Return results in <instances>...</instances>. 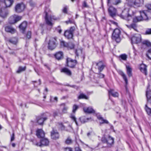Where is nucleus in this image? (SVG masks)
Wrapping results in <instances>:
<instances>
[{
	"label": "nucleus",
	"instance_id": "9b49d317",
	"mask_svg": "<svg viewBox=\"0 0 151 151\" xmlns=\"http://www.w3.org/2000/svg\"><path fill=\"white\" fill-rule=\"evenodd\" d=\"M44 114H42L36 117V120L37 122L40 125L43 124L44 121L46 120L47 118L44 116Z\"/></svg>",
	"mask_w": 151,
	"mask_h": 151
},
{
	"label": "nucleus",
	"instance_id": "c85d7f7f",
	"mask_svg": "<svg viewBox=\"0 0 151 151\" xmlns=\"http://www.w3.org/2000/svg\"><path fill=\"white\" fill-rule=\"evenodd\" d=\"M91 119V118H86L84 116L80 117L79 119L82 123H84L88 121L89 120Z\"/></svg>",
	"mask_w": 151,
	"mask_h": 151
},
{
	"label": "nucleus",
	"instance_id": "774afa93",
	"mask_svg": "<svg viewBox=\"0 0 151 151\" xmlns=\"http://www.w3.org/2000/svg\"><path fill=\"white\" fill-rule=\"evenodd\" d=\"M14 132H13L12 135L11 136V141H12L14 140Z\"/></svg>",
	"mask_w": 151,
	"mask_h": 151
},
{
	"label": "nucleus",
	"instance_id": "f03ea898",
	"mask_svg": "<svg viewBox=\"0 0 151 151\" xmlns=\"http://www.w3.org/2000/svg\"><path fill=\"white\" fill-rule=\"evenodd\" d=\"M50 11V9L48 8L45 7V19L46 23L47 24L50 26H52L53 24L52 22V19L57 20V18H54L51 16L48 15V12Z\"/></svg>",
	"mask_w": 151,
	"mask_h": 151
},
{
	"label": "nucleus",
	"instance_id": "c9c22d12",
	"mask_svg": "<svg viewBox=\"0 0 151 151\" xmlns=\"http://www.w3.org/2000/svg\"><path fill=\"white\" fill-rule=\"evenodd\" d=\"M88 97L86 96L83 93H81L80 94L79 96L78 97V99H88Z\"/></svg>",
	"mask_w": 151,
	"mask_h": 151
},
{
	"label": "nucleus",
	"instance_id": "f3484780",
	"mask_svg": "<svg viewBox=\"0 0 151 151\" xmlns=\"http://www.w3.org/2000/svg\"><path fill=\"white\" fill-rule=\"evenodd\" d=\"M143 0H135L134 1L132 2L131 4L129 2V4L131 6H135L139 7L143 4Z\"/></svg>",
	"mask_w": 151,
	"mask_h": 151
},
{
	"label": "nucleus",
	"instance_id": "0eeeda50",
	"mask_svg": "<svg viewBox=\"0 0 151 151\" xmlns=\"http://www.w3.org/2000/svg\"><path fill=\"white\" fill-rule=\"evenodd\" d=\"M75 29V27H71L69 29L67 30L64 33L65 36L68 39L72 38L73 36V32Z\"/></svg>",
	"mask_w": 151,
	"mask_h": 151
},
{
	"label": "nucleus",
	"instance_id": "864d4df0",
	"mask_svg": "<svg viewBox=\"0 0 151 151\" xmlns=\"http://www.w3.org/2000/svg\"><path fill=\"white\" fill-rule=\"evenodd\" d=\"M62 105L64 106V107L62 109L63 112L64 113H66V111L68 109V107L65 106V104H63Z\"/></svg>",
	"mask_w": 151,
	"mask_h": 151
},
{
	"label": "nucleus",
	"instance_id": "2eb2a0df",
	"mask_svg": "<svg viewBox=\"0 0 151 151\" xmlns=\"http://www.w3.org/2000/svg\"><path fill=\"white\" fill-rule=\"evenodd\" d=\"M144 15V17H146L147 19L146 21H148L149 19H151V11L144 10L141 11Z\"/></svg>",
	"mask_w": 151,
	"mask_h": 151
},
{
	"label": "nucleus",
	"instance_id": "8fccbe9b",
	"mask_svg": "<svg viewBox=\"0 0 151 151\" xmlns=\"http://www.w3.org/2000/svg\"><path fill=\"white\" fill-rule=\"evenodd\" d=\"M70 117L71 118V119L73 120L76 123V125L77 126L78 125V123L76 121V119L75 116L73 115H71L70 116Z\"/></svg>",
	"mask_w": 151,
	"mask_h": 151
},
{
	"label": "nucleus",
	"instance_id": "b1692460",
	"mask_svg": "<svg viewBox=\"0 0 151 151\" xmlns=\"http://www.w3.org/2000/svg\"><path fill=\"white\" fill-rule=\"evenodd\" d=\"M61 73H64L68 76H71L72 75V73L71 71L66 68H62L60 70Z\"/></svg>",
	"mask_w": 151,
	"mask_h": 151
},
{
	"label": "nucleus",
	"instance_id": "423d86ee",
	"mask_svg": "<svg viewBox=\"0 0 151 151\" xmlns=\"http://www.w3.org/2000/svg\"><path fill=\"white\" fill-rule=\"evenodd\" d=\"M140 16L134 17L135 14L132 18L133 22L136 23L139 22L146 20L147 18L146 17H144L143 15L144 14H142L141 11H140Z\"/></svg>",
	"mask_w": 151,
	"mask_h": 151
},
{
	"label": "nucleus",
	"instance_id": "aec40b11",
	"mask_svg": "<svg viewBox=\"0 0 151 151\" xmlns=\"http://www.w3.org/2000/svg\"><path fill=\"white\" fill-rule=\"evenodd\" d=\"M27 25V22L26 21L23 22L19 25V27L22 33H24Z\"/></svg>",
	"mask_w": 151,
	"mask_h": 151
},
{
	"label": "nucleus",
	"instance_id": "3c124183",
	"mask_svg": "<svg viewBox=\"0 0 151 151\" xmlns=\"http://www.w3.org/2000/svg\"><path fill=\"white\" fill-rule=\"evenodd\" d=\"M146 55L149 59L151 60V48L148 50Z\"/></svg>",
	"mask_w": 151,
	"mask_h": 151
},
{
	"label": "nucleus",
	"instance_id": "ddd939ff",
	"mask_svg": "<svg viewBox=\"0 0 151 151\" xmlns=\"http://www.w3.org/2000/svg\"><path fill=\"white\" fill-rule=\"evenodd\" d=\"M108 10L109 15L111 17H113L116 16L117 10L115 8L111 6H109Z\"/></svg>",
	"mask_w": 151,
	"mask_h": 151
},
{
	"label": "nucleus",
	"instance_id": "09e8293b",
	"mask_svg": "<svg viewBox=\"0 0 151 151\" xmlns=\"http://www.w3.org/2000/svg\"><path fill=\"white\" fill-rule=\"evenodd\" d=\"M78 106L76 104H74L73 107L72 112L73 113H75L77 109H78Z\"/></svg>",
	"mask_w": 151,
	"mask_h": 151
},
{
	"label": "nucleus",
	"instance_id": "9d476101",
	"mask_svg": "<svg viewBox=\"0 0 151 151\" xmlns=\"http://www.w3.org/2000/svg\"><path fill=\"white\" fill-rule=\"evenodd\" d=\"M51 138L53 139L56 140L59 138L60 135L57 130L54 127L50 132Z\"/></svg>",
	"mask_w": 151,
	"mask_h": 151
},
{
	"label": "nucleus",
	"instance_id": "37998d69",
	"mask_svg": "<svg viewBox=\"0 0 151 151\" xmlns=\"http://www.w3.org/2000/svg\"><path fill=\"white\" fill-rule=\"evenodd\" d=\"M68 43L65 42L64 41H62L60 42V46L61 47H67Z\"/></svg>",
	"mask_w": 151,
	"mask_h": 151
},
{
	"label": "nucleus",
	"instance_id": "2f4dec72",
	"mask_svg": "<svg viewBox=\"0 0 151 151\" xmlns=\"http://www.w3.org/2000/svg\"><path fill=\"white\" fill-rule=\"evenodd\" d=\"M127 73L128 76L130 77L132 76V69L129 66H126Z\"/></svg>",
	"mask_w": 151,
	"mask_h": 151
},
{
	"label": "nucleus",
	"instance_id": "6ab92c4d",
	"mask_svg": "<svg viewBox=\"0 0 151 151\" xmlns=\"http://www.w3.org/2000/svg\"><path fill=\"white\" fill-rule=\"evenodd\" d=\"M5 30L6 32H9L12 34H13L16 32V30L12 26H6L5 27Z\"/></svg>",
	"mask_w": 151,
	"mask_h": 151
},
{
	"label": "nucleus",
	"instance_id": "bf43d9fd",
	"mask_svg": "<svg viewBox=\"0 0 151 151\" xmlns=\"http://www.w3.org/2000/svg\"><path fill=\"white\" fill-rule=\"evenodd\" d=\"M56 30L59 34H60L62 32V30L60 28V26H58V27L56 29Z\"/></svg>",
	"mask_w": 151,
	"mask_h": 151
},
{
	"label": "nucleus",
	"instance_id": "473e14b6",
	"mask_svg": "<svg viewBox=\"0 0 151 151\" xmlns=\"http://www.w3.org/2000/svg\"><path fill=\"white\" fill-rule=\"evenodd\" d=\"M109 95H111L114 97H118L119 95V94L117 92H114L113 90H112L109 91Z\"/></svg>",
	"mask_w": 151,
	"mask_h": 151
},
{
	"label": "nucleus",
	"instance_id": "5701e85b",
	"mask_svg": "<svg viewBox=\"0 0 151 151\" xmlns=\"http://www.w3.org/2000/svg\"><path fill=\"white\" fill-rule=\"evenodd\" d=\"M97 119L100 121L99 125H101L102 124H108L109 122L106 119H104L101 115H99L97 116Z\"/></svg>",
	"mask_w": 151,
	"mask_h": 151
},
{
	"label": "nucleus",
	"instance_id": "79ce46f5",
	"mask_svg": "<svg viewBox=\"0 0 151 151\" xmlns=\"http://www.w3.org/2000/svg\"><path fill=\"white\" fill-rule=\"evenodd\" d=\"M82 52V50L81 49H78L76 50H75V53L76 56L78 57L79 54H81Z\"/></svg>",
	"mask_w": 151,
	"mask_h": 151
},
{
	"label": "nucleus",
	"instance_id": "7c9ffc66",
	"mask_svg": "<svg viewBox=\"0 0 151 151\" xmlns=\"http://www.w3.org/2000/svg\"><path fill=\"white\" fill-rule=\"evenodd\" d=\"M13 2V0H5L4 3L6 7H9L11 6Z\"/></svg>",
	"mask_w": 151,
	"mask_h": 151
},
{
	"label": "nucleus",
	"instance_id": "052dcab7",
	"mask_svg": "<svg viewBox=\"0 0 151 151\" xmlns=\"http://www.w3.org/2000/svg\"><path fill=\"white\" fill-rule=\"evenodd\" d=\"M107 138H105L104 137L101 138V141L103 143H107Z\"/></svg>",
	"mask_w": 151,
	"mask_h": 151
},
{
	"label": "nucleus",
	"instance_id": "393cba45",
	"mask_svg": "<svg viewBox=\"0 0 151 151\" xmlns=\"http://www.w3.org/2000/svg\"><path fill=\"white\" fill-rule=\"evenodd\" d=\"M49 144V141L48 139L45 138H42L40 140V145H42L47 146Z\"/></svg>",
	"mask_w": 151,
	"mask_h": 151
},
{
	"label": "nucleus",
	"instance_id": "13d9d810",
	"mask_svg": "<svg viewBox=\"0 0 151 151\" xmlns=\"http://www.w3.org/2000/svg\"><path fill=\"white\" fill-rule=\"evenodd\" d=\"M74 22V21L73 19H69L68 20L65 21V23L67 24L69 23H73Z\"/></svg>",
	"mask_w": 151,
	"mask_h": 151
},
{
	"label": "nucleus",
	"instance_id": "de8ad7c7",
	"mask_svg": "<svg viewBox=\"0 0 151 151\" xmlns=\"http://www.w3.org/2000/svg\"><path fill=\"white\" fill-rule=\"evenodd\" d=\"M64 86H69V87H71V88L76 89H78L79 88V87L78 86H77L76 85H71L68 83L66 84Z\"/></svg>",
	"mask_w": 151,
	"mask_h": 151
},
{
	"label": "nucleus",
	"instance_id": "c03bdc74",
	"mask_svg": "<svg viewBox=\"0 0 151 151\" xmlns=\"http://www.w3.org/2000/svg\"><path fill=\"white\" fill-rule=\"evenodd\" d=\"M121 0H113L112 1V3L114 5H117L121 2Z\"/></svg>",
	"mask_w": 151,
	"mask_h": 151
},
{
	"label": "nucleus",
	"instance_id": "6e6d98bb",
	"mask_svg": "<svg viewBox=\"0 0 151 151\" xmlns=\"http://www.w3.org/2000/svg\"><path fill=\"white\" fill-rule=\"evenodd\" d=\"M31 33L30 31L27 32L26 34V37L28 39H29L31 38Z\"/></svg>",
	"mask_w": 151,
	"mask_h": 151
},
{
	"label": "nucleus",
	"instance_id": "4d7b16f0",
	"mask_svg": "<svg viewBox=\"0 0 151 151\" xmlns=\"http://www.w3.org/2000/svg\"><path fill=\"white\" fill-rule=\"evenodd\" d=\"M58 124L61 128V130H64L65 129V127L62 123H59Z\"/></svg>",
	"mask_w": 151,
	"mask_h": 151
},
{
	"label": "nucleus",
	"instance_id": "20e7f679",
	"mask_svg": "<svg viewBox=\"0 0 151 151\" xmlns=\"http://www.w3.org/2000/svg\"><path fill=\"white\" fill-rule=\"evenodd\" d=\"M57 42L56 37L51 38L49 40L48 43V49L51 50H54L57 46Z\"/></svg>",
	"mask_w": 151,
	"mask_h": 151
},
{
	"label": "nucleus",
	"instance_id": "39448f33",
	"mask_svg": "<svg viewBox=\"0 0 151 151\" xmlns=\"http://www.w3.org/2000/svg\"><path fill=\"white\" fill-rule=\"evenodd\" d=\"M22 17L14 15L10 17L9 18L8 22L10 24H13L21 20Z\"/></svg>",
	"mask_w": 151,
	"mask_h": 151
},
{
	"label": "nucleus",
	"instance_id": "e2e57ef3",
	"mask_svg": "<svg viewBox=\"0 0 151 151\" xmlns=\"http://www.w3.org/2000/svg\"><path fill=\"white\" fill-rule=\"evenodd\" d=\"M97 74L99 75V77L100 78H102L104 77V75L102 73H101V72H98Z\"/></svg>",
	"mask_w": 151,
	"mask_h": 151
},
{
	"label": "nucleus",
	"instance_id": "1a4fd4ad",
	"mask_svg": "<svg viewBox=\"0 0 151 151\" xmlns=\"http://www.w3.org/2000/svg\"><path fill=\"white\" fill-rule=\"evenodd\" d=\"M131 40L132 44L139 43L141 40V35L138 34H135L132 37Z\"/></svg>",
	"mask_w": 151,
	"mask_h": 151
},
{
	"label": "nucleus",
	"instance_id": "412c9836",
	"mask_svg": "<svg viewBox=\"0 0 151 151\" xmlns=\"http://www.w3.org/2000/svg\"><path fill=\"white\" fill-rule=\"evenodd\" d=\"M114 139L113 138L109 135L107 138V144L108 147H111L113 145Z\"/></svg>",
	"mask_w": 151,
	"mask_h": 151
},
{
	"label": "nucleus",
	"instance_id": "603ef678",
	"mask_svg": "<svg viewBox=\"0 0 151 151\" xmlns=\"http://www.w3.org/2000/svg\"><path fill=\"white\" fill-rule=\"evenodd\" d=\"M120 57L122 60H126L127 58V55L125 54H122L120 55Z\"/></svg>",
	"mask_w": 151,
	"mask_h": 151
},
{
	"label": "nucleus",
	"instance_id": "72a5a7b5",
	"mask_svg": "<svg viewBox=\"0 0 151 151\" xmlns=\"http://www.w3.org/2000/svg\"><path fill=\"white\" fill-rule=\"evenodd\" d=\"M9 41L11 43L15 45L17 42V39L16 37H13L9 40Z\"/></svg>",
	"mask_w": 151,
	"mask_h": 151
},
{
	"label": "nucleus",
	"instance_id": "c756f323",
	"mask_svg": "<svg viewBox=\"0 0 151 151\" xmlns=\"http://www.w3.org/2000/svg\"><path fill=\"white\" fill-rule=\"evenodd\" d=\"M118 73L123 77V79L124 80L126 84L128 83V80L127 78V77L124 73L121 70H119Z\"/></svg>",
	"mask_w": 151,
	"mask_h": 151
},
{
	"label": "nucleus",
	"instance_id": "0e129e2a",
	"mask_svg": "<svg viewBox=\"0 0 151 151\" xmlns=\"http://www.w3.org/2000/svg\"><path fill=\"white\" fill-rule=\"evenodd\" d=\"M29 3L30 6L32 7L34 6L35 5V4L34 2L32 1V0H30Z\"/></svg>",
	"mask_w": 151,
	"mask_h": 151
},
{
	"label": "nucleus",
	"instance_id": "a211bd4d",
	"mask_svg": "<svg viewBox=\"0 0 151 151\" xmlns=\"http://www.w3.org/2000/svg\"><path fill=\"white\" fill-rule=\"evenodd\" d=\"M54 56L56 59L58 60L63 59L64 57L63 52L61 51L56 52Z\"/></svg>",
	"mask_w": 151,
	"mask_h": 151
},
{
	"label": "nucleus",
	"instance_id": "58836bf2",
	"mask_svg": "<svg viewBox=\"0 0 151 151\" xmlns=\"http://www.w3.org/2000/svg\"><path fill=\"white\" fill-rule=\"evenodd\" d=\"M26 66H24V67L19 66L18 70L17 71V73H19L25 71L26 70Z\"/></svg>",
	"mask_w": 151,
	"mask_h": 151
},
{
	"label": "nucleus",
	"instance_id": "a19ab883",
	"mask_svg": "<svg viewBox=\"0 0 151 151\" xmlns=\"http://www.w3.org/2000/svg\"><path fill=\"white\" fill-rule=\"evenodd\" d=\"M30 141L32 142V144L33 145H36L37 146L41 147V145H40V144H39L38 142H37L35 139H31L30 140Z\"/></svg>",
	"mask_w": 151,
	"mask_h": 151
},
{
	"label": "nucleus",
	"instance_id": "ea45409f",
	"mask_svg": "<svg viewBox=\"0 0 151 151\" xmlns=\"http://www.w3.org/2000/svg\"><path fill=\"white\" fill-rule=\"evenodd\" d=\"M65 143L67 145H70L73 143V141L70 137H68L65 141Z\"/></svg>",
	"mask_w": 151,
	"mask_h": 151
},
{
	"label": "nucleus",
	"instance_id": "338daca9",
	"mask_svg": "<svg viewBox=\"0 0 151 151\" xmlns=\"http://www.w3.org/2000/svg\"><path fill=\"white\" fill-rule=\"evenodd\" d=\"M67 6H65L63 10V12L65 13H67Z\"/></svg>",
	"mask_w": 151,
	"mask_h": 151
},
{
	"label": "nucleus",
	"instance_id": "7ed1b4c3",
	"mask_svg": "<svg viewBox=\"0 0 151 151\" xmlns=\"http://www.w3.org/2000/svg\"><path fill=\"white\" fill-rule=\"evenodd\" d=\"M120 34L121 31L118 28L115 29L112 34V39L115 40L117 43L119 42L121 40L120 37Z\"/></svg>",
	"mask_w": 151,
	"mask_h": 151
},
{
	"label": "nucleus",
	"instance_id": "4468645a",
	"mask_svg": "<svg viewBox=\"0 0 151 151\" xmlns=\"http://www.w3.org/2000/svg\"><path fill=\"white\" fill-rule=\"evenodd\" d=\"M25 8V5L23 4H18L15 6V11L17 13L22 12Z\"/></svg>",
	"mask_w": 151,
	"mask_h": 151
},
{
	"label": "nucleus",
	"instance_id": "680f3d73",
	"mask_svg": "<svg viewBox=\"0 0 151 151\" xmlns=\"http://www.w3.org/2000/svg\"><path fill=\"white\" fill-rule=\"evenodd\" d=\"M145 7L147 9V10L151 11V4L146 5Z\"/></svg>",
	"mask_w": 151,
	"mask_h": 151
},
{
	"label": "nucleus",
	"instance_id": "f704fd0d",
	"mask_svg": "<svg viewBox=\"0 0 151 151\" xmlns=\"http://www.w3.org/2000/svg\"><path fill=\"white\" fill-rule=\"evenodd\" d=\"M146 66L145 65H141L140 68V70L141 71L144 73L145 75H147V68Z\"/></svg>",
	"mask_w": 151,
	"mask_h": 151
},
{
	"label": "nucleus",
	"instance_id": "6e6552de",
	"mask_svg": "<svg viewBox=\"0 0 151 151\" xmlns=\"http://www.w3.org/2000/svg\"><path fill=\"white\" fill-rule=\"evenodd\" d=\"M77 63V61L76 60H73L70 58H67L66 59V65L71 68H75Z\"/></svg>",
	"mask_w": 151,
	"mask_h": 151
},
{
	"label": "nucleus",
	"instance_id": "f8f14e48",
	"mask_svg": "<svg viewBox=\"0 0 151 151\" xmlns=\"http://www.w3.org/2000/svg\"><path fill=\"white\" fill-rule=\"evenodd\" d=\"M9 14L8 10L5 8H1L0 9V17L3 19L6 18Z\"/></svg>",
	"mask_w": 151,
	"mask_h": 151
},
{
	"label": "nucleus",
	"instance_id": "a18cd8bd",
	"mask_svg": "<svg viewBox=\"0 0 151 151\" xmlns=\"http://www.w3.org/2000/svg\"><path fill=\"white\" fill-rule=\"evenodd\" d=\"M142 44L147 46H151V43L147 40L144 41L142 42Z\"/></svg>",
	"mask_w": 151,
	"mask_h": 151
},
{
	"label": "nucleus",
	"instance_id": "e433bc0d",
	"mask_svg": "<svg viewBox=\"0 0 151 151\" xmlns=\"http://www.w3.org/2000/svg\"><path fill=\"white\" fill-rule=\"evenodd\" d=\"M82 9H84V8H90V6L88 4L86 1L84 0L82 2Z\"/></svg>",
	"mask_w": 151,
	"mask_h": 151
},
{
	"label": "nucleus",
	"instance_id": "a878e982",
	"mask_svg": "<svg viewBox=\"0 0 151 151\" xmlns=\"http://www.w3.org/2000/svg\"><path fill=\"white\" fill-rule=\"evenodd\" d=\"M146 95L147 98V103L151 104V91H148V89H147L146 91Z\"/></svg>",
	"mask_w": 151,
	"mask_h": 151
},
{
	"label": "nucleus",
	"instance_id": "f257e3e1",
	"mask_svg": "<svg viewBox=\"0 0 151 151\" xmlns=\"http://www.w3.org/2000/svg\"><path fill=\"white\" fill-rule=\"evenodd\" d=\"M135 14L136 12L131 9H129L128 10L124 9L122 11L119 16L122 18L129 21L132 19Z\"/></svg>",
	"mask_w": 151,
	"mask_h": 151
},
{
	"label": "nucleus",
	"instance_id": "4be33fe9",
	"mask_svg": "<svg viewBox=\"0 0 151 151\" xmlns=\"http://www.w3.org/2000/svg\"><path fill=\"white\" fill-rule=\"evenodd\" d=\"M36 135L39 138H43L45 137V133L42 129H38L36 131Z\"/></svg>",
	"mask_w": 151,
	"mask_h": 151
},
{
	"label": "nucleus",
	"instance_id": "49530a36",
	"mask_svg": "<svg viewBox=\"0 0 151 151\" xmlns=\"http://www.w3.org/2000/svg\"><path fill=\"white\" fill-rule=\"evenodd\" d=\"M145 109L148 115H150L151 114V109L147 107V105H145Z\"/></svg>",
	"mask_w": 151,
	"mask_h": 151
},
{
	"label": "nucleus",
	"instance_id": "cd10ccee",
	"mask_svg": "<svg viewBox=\"0 0 151 151\" xmlns=\"http://www.w3.org/2000/svg\"><path fill=\"white\" fill-rule=\"evenodd\" d=\"M83 110L85 112L91 113H94L95 111L91 107H89L87 108H84Z\"/></svg>",
	"mask_w": 151,
	"mask_h": 151
},
{
	"label": "nucleus",
	"instance_id": "4c0bfd02",
	"mask_svg": "<svg viewBox=\"0 0 151 151\" xmlns=\"http://www.w3.org/2000/svg\"><path fill=\"white\" fill-rule=\"evenodd\" d=\"M75 47V45L71 42H69L68 43L67 48L68 49L71 50L73 49Z\"/></svg>",
	"mask_w": 151,
	"mask_h": 151
},
{
	"label": "nucleus",
	"instance_id": "69168bd1",
	"mask_svg": "<svg viewBox=\"0 0 151 151\" xmlns=\"http://www.w3.org/2000/svg\"><path fill=\"white\" fill-rule=\"evenodd\" d=\"M53 115L54 117H56V116H59V112L55 111L54 112L53 114Z\"/></svg>",
	"mask_w": 151,
	"mask_h": 151
},
{
	"label": "nucleus",
	"instance_id": "5fc2aeb1",
	"mask_svg": "<svg viewBox=\"0 0 151 151\" xmlns=\"http://www.w3.org/2000/svg\"><path fill=\"white\" fill-rule=\"evenodd\" d=\"M145 34L146 35L151 34V28H148L145 31Z\"/></svg>",
	"mask_w": 151,
	"mask_h": 151
},
{
	"label": "nucleus",
	"instance_id": "dca6fc26",
	"mask_svg": "<svg viewBox=\"0 0 151 151\" xmlns=\"http://www.w3.org/2000/svg\"><path fill=\"white\" fill-rule=\"evenodd\" d=\"M95 63L96 66H98V69L99 72H101L105 67V65L101 61H99L98 63L96 62Z\"/></svg>",
	"mask_w": 151,
	"mask_h": 151
},
{
	"label": "nucleus",
	"instance_id": "bb28decb",
	"mask_svg": "<svg viewBox=\"0 0 151 151\" xmlns=\"http://www.w3.org/2000/svg\"><path fill=\"white\" fill-rule=\"evenodd\" d=\"M127 27L130 29H132L135 31L137 30V24L133 22L129 25H126Z\"/></svg>",
	"mask_w": 151,
	"mask_h": 151
}]
</instances>
